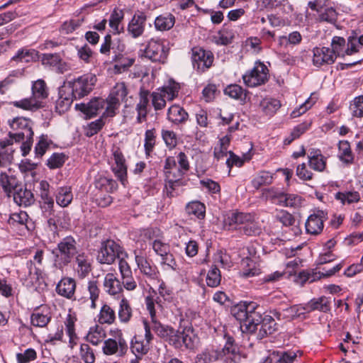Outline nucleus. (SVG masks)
I'll return each mask as SVG.
<instances>
[{
	"label": "nucleus",
	"mask_w": 363,
	"mask_h": 363,
	"mask_svg": "<svg viewBox=\"0 0 363 363\" xmlns=\"http://www.w3.org/2000/svg\"><path fill=\"white\" fill-rule=\"evenodd\" d=\"M262 309L256 302L243 301L232 309L233 316L240 322L242 333H253L262 321Z\"/></svg>",
	"instance_id": "nucleus-1"
},
{
	"label": "nucleus",
	"mask_w": 363,
	"mask_h": 363,
	"mask_svg": "<svg viewBox=\"0 0 363 363\" xmlns=\"http://www.w3.org/2000/svg\"><path fill=\"white\" fill-rule=\"evenodd\" d=\"M8 125L16 133L9 132L10 140L21 142V150L23 156H26L30 151L33 143V121L25 117H14L9 119Z\"/></svg>",
	"instance_id": "nucleus-2"
},
{
	"label": "nucleus",
	"mask_w": 363,
	"mask_h": 363,
	"mask_svg": "<svg viewBox=\"0 0 363 363\" xmlns=\"http://www.w3.org/2000/svg\"><path fill=\"white\" fill-rule=\"evenodd\" d=\"M225 358V360H230L238 363L240 360V355L238 353V348L234 344V339L231 337L227 338L225 345L220 350H206L198 354L195 359V363H210L220 359Z\"/></svg>",
	"instance_id": "nucleus-3"
},
{
	"label": "nucleus",
	"mask_w": 363,
	"mask_h": 363,
	"mask_svg": "<svg viewBox=\"0 0 363 363\" xmlns=\"http://www.w3.org/2000/svg\"><path fill=\"white\" fill-rule=\"evenodd\" d=\"M223 222L225 228L238 230L247 236L259 235L261 231L250 213H231L225 218Z\"/></svg>",
	"instance_id": "nucleus-4"
},
{
	"label": "nucleus",
	"mask_w": 363,
	"mask_h": 363,
	"mask_svg": "<svg viewBox=\"0 0 363 363\" xmlns=\"http://www.w3.org/2000/svg\"><path fill=\"white\" fill-rule=\"evenodd\" d=\"M52 253L55 257V266L58 269L64 268L77 255L76 240L72 236L65 237L52 250Z\"/></svg>",
	"instance_id": "nucleus-5"
},
{
	"label": "nucleus",
	"mask_w": 363,
	"mask_h": 363,
	"mask_svg": "<svg viewBox=\"0 0 363 363\" xmlns=\"http://www.w3.org/2000/svg\"><path fill=\"white\" fill-rule=\"evenodd\" d=\"M177 161L174 157H167L164 161V173L166 177L165 189L167 195L169 197H174L178 193L176 192L177 187L185 185L183 180L176 177L177 175Z\"/></svg>",
	"instance_id": "nucleus-6"
},
{
	"label": "nucleus",
	"mask_w": 363,
	"mask_h": 363,
	"mask_svg": "<svg viewBox=\"0 0 363 363\" xmlns=\"http://www.w3.org/2000/svg\"><path fill=\"white\" fill-rule=\"evenodd\" d=\"M97 81L95 74H84L72 82H69V86L72 89V96L75 99H79L88 95L94 89Z\"/></svg>",
	"instance_id": "nucleus-7"
},
{
	"label": "nucleus",
	"mask_w": 363,
	"mask_h": 363,
	"mask_svg": "<svg viewBox=\"0 0 363 363\" xmlns=\"http://www.w3.org/2000/svg\"><path fill=\"white\" fill-rule=\"evenodd\" d=\"M244 84L248 87H256L264 84L269 79V69L259 60L256 61L254 67L242 75Z\"/></svg>",
	"instance_id": "nucleus-8"
},
{
	"label": "nucleus",
	"mask_w": 363,
	"mask_h": 363,
	"mask_svg": "<svg viewBox=\"0 0 363 363\" xmlns=\"http://www.w3.org/2000/svg\"><path fill=\"white\" fill-rule=\"evenodd\" d=\"M122 254V247L113 240L107 239L101 242L96 259L100 264H111Z\"/></svg>",
	"instance_id": "nucleus-9"
},
{
	"label": "nucleus",
	"mask_w": 363,
	"mask_h": 363,
	"mask_svg": "<svg viewBox=\"0 0 363 363\" xmlns=\"http://www.w3.org/2000/svg\"><path fill=\"white\" fill-rule=\"evenodd\" d=\"M198 337L192 326H186L182 331L177 330L175 336L172 339V345L176 349L193 350L196 347Z\"/></svg>",
	"instance_id": "nucleus-10"
},
{
	"label": "nucleus",
	"mask_w": 363,
	"mask_h": 363,
	"mask_svg": "<svg viewBox=\"0 0 363 363\" xmlns=\"http://www.w3.org/2000/svg\"><path fill=\"white\" fill-rule=\"evenodd\" d=\"M214 60V55L210 50H206L200 47L191 49V62L193 67L198 72L203 73L211 66Z\"/></svg>",
	"instance_id": "nucleus-11"
},
{
	"label": "nucleus",
	"mask_w": 363,
	"mask_h": 363,
	"mask_svg": "<svg viewBox=\"0 0 363 363\" xmlns=\"http://www.w3.org/2000/svg\"><path fill=\"white\" fill-rule=\"evenodd\" d=\"M169 54L164 43L160 40L151 39L143 51V55L154 62L164 63Z\"/></svg>",
	"instance_id": "nucleus-12"
},
{
	"label": "nucleus",
	"mask_w": 363,
	"mask_h": 363,
	"mask_svg": "<svg viewBox=\"0 0 363 363\" xmlns=\"http://www.w3.org/2000/svg\"><path fill=\"white\" fill-rule=\"evenodd\" d=\"M328 219V213L317 210L310 215L305 223L306 231L308 234L318 235L324 227V221Z\"/></svg>",
	"instance_id": "nucleus-13"
},
{
	"label": "nucleus",
	"mask_w": 363,
	"mask_h": 363,
	"mask_svg": "<svg viewBox=\"0 0 363 363\" xmlns=\"http://www.w3.org/2000/svg\"><path fill=\"white\" fill-rule=\"evenodd\" d=\"M113 158L114 164L112 166V171L121 184L125 186L127 182V165L125 159L119 147L113 150Z\"/></svg>",
	"instance_id": "nucleus-14"
},
{
	"label": "nucleus",
	"mask_w": 363,
	"mask_h": 363,
	"mask_svg": "<svg viewBox=\"0 0 363 363\" xmlns=\"http://www.w3.org/2000/svg\"><path fill=\"white\" fill-rule=\"evenodd\" d=\"M313 53V65L317 67L332 65L336 60L335 55L327 47H315Z\"/></svg>",
	"instance_id": "nucleus-15"
},
{
	"label": "nucleus",
	"mask_w": 363,
	"mask_h": 363,
	"mask_svg": "<svg viewBox=\"0 0 363 363\" xmlns=\"http://www.w3.org/2000/svg\"><path fill=\"white\" fill-rule=\"evenodd\" d=\"M118 340L108 338L105 340L103 346V352L106 355H112L119 352V355L124 354L128 350V345L125 339L120 333L117 337Z\"/></svg>",
	"instance_id": "nucleus-16"
},
{
	"label": "nucleus",
	"mask_w": 363,
	"mask_h": 363,
	"mask_svg": "<svg viewBox=\"0 0 363 363\" xmlns=\"http://www.w3.org/2000/svg\"><path fill=\"white\" fill-rule=\"evenodd\" d=\"M146 20L147 16L144 12H136L128 25V33L134 38L141 36L145 30Z\"/></svg>",
	"instance_id": "nucleus-17"
},
{
	"label": "nucleus",
	"mask_w": 363,
	"mask_h": 363,
	"mask_svg": "<svg viewBox=\"0 0 363 363\" xmlns=\"http://www.w3.org/2000/svg\"><path fill=\"white\" fill-rule=\"evenodd\" d=\"M21 182L13 174L6 172L0 173V186L5 195L10 198L21 184Z\"/></svg>",
	"instance_id": "nucleus-18"
},
{
	"label": "nucleus",
	"mask_w": 363,
	"mask_h": 363,
	"mask_svg": "<svg viewBox=\"0 0 363 363\" xmlns=\"http://www.w3.org/2000/svg\"><path fill=\"white\" fill-rule=\"evenodd\" d=\"M75 272L80 279H84L91 272V260L85 252L78 253L75 257Z\"/></svg>",
	"instance_id": "nucleus-19"
},
{
	"label": "nucleus",
	"mask_w": 363,
	"mask_h": 363,
	"mask_svg": "<svg viewBox=\"0 0 363 363\" xmlns=\"http://www.w3.org/2000/svg\"><path fill=\"white\" fill-rule=\"evenodd\" d=\"M76 281L71 277H65L57 283L56 292L67 299H75Z\"/></svg>",
	"instance_id": "nucleus-20"
},
{
	"label": "nucleus",
	"mask_w": 363,
	"mask_h": 363,
	"mask_svg": "<svg viewBox=\"0 0 363 363\" xmlns=\"http://www.w3.org/2000/svg\"><path fill=\"white\" fill-rule=\"evenodd\" d=\"M11 196H13V201L20 206H30L35 201V196L31 190L28 189L22 184Z\"/></svg>",
	"instance_id": "nucleus-21"
},
{
	"label": "nucleus",
	"mask_w": 363,
	"mask_h": 363,
	"mask_svg": "<svg viewBox=\"0 0 363 363\" xmlns=\"http://www.w3.org/2000/svg\"><path fill=\"white\" fill-rule=\"evenodd\" d=\"M105 104L104 99L101 98H94L86 104H77L75 108L82 111L89 117H93L104 108Z\"/></svg>",
	"instance_id": "nucleus-22"
},
{
	"label": "nucleus",
	"mask_w": 363,
	"mask_h": 363,
	"mask_svg": "<svg viewBox=\"0 0 363 363\" xmlns=\"http://www.w3.org/2000/svg\"><path fill=\"white\" fill-rule=\"evenodd\" d=\"M135 259L138 268L144 275L151 279H158L160 272L155 265L151 264L150 262L142 255H135Z\"/></svg>",
	"instance_id": "nucleus-23"
},
{
	"label": "nucleus",
	"mask_w": 363,
	"mask_h": 363,
	"mask_svg": "<svg viewBox=\"0 0 363 363\" xmlns=\"http://www.w3.org/2000/svg\"><path fill=\"white\" fill-rule=\"evenodd\" d=\"M149 91L145 89H140L139 93V101L136 105V111L138 112L137 122L138 123H141L146 121L148 113L147 106L149 104Z\"/></svg>",
	"instance_id": "nucleus-24"
},
{
	"label": "nucleus",
	"mask_w": 363,
	"mask_h": 363,
	"mask_svg": "<svg viewBox=\"0 0 363 363\" xmlns=\"http://www.w3.org/2000/svg\"><path fill=\"white\" fill-rule=\"evenodd\" d=\"M308 164L311 169L317 172H323L326 167V157H325L320 150L311 149L308 154Z\"/></svg>",
	"instance_id": "nucleus-25"
},
{
	"label": "nucleus",
	"mask_w": 363,
	"mask_h": 363,
	"mask_svg": "<svg viewBox=\"0 0 363 363\" xmlns=\"http://www.w3.org/2000/svg\"><path fill=\"white\" fill-rule=\"evenodd\" d=\"M189 118L188 113L179 105H172L167 111V119L175 125L183 124Z\"/></svg>",
	"instance_id": "nucleus-26"
},
{
	"label": "nucleus",
	"mask_w": 363,
	"mask_h": 363,
	"mask_svg": "<svg viewBox=\"0 0 363 363\" xmlns=\"http://www.w3.org/2000/svg\"><path fill=\"white\" fill-rule=\"evenodd\" d=\"M12 144L11 140H0V168L11 163L13 153Z\"/></svg>",
	"instance_id": "nucleus-27"
},
{
	"label": "nucleus",
	"mask_w": 363,
	"mask_h": 363,
	"mask_svg": "<svg viewBox=\"0 0 363 363\" xmlns=\"http://www.w3.org/2000/svg\"><path fill=\"white\" fill-rule=\"evenodd\" d=\"M305 309L307 313L314 311H319L326 313L330 310V301L325 296H321L318 298H313L306 304Z\"/></svg>",
	"instance_id": "nucleus-28"
},
{
	"label": "nucleus",
	"mask_w": 363,
	"mask_h": 363,
	"mask_svg": "<svg viewBox=\"0 0 363 363\" xmlns=\"http://www.w3.org/2000/svg\"><path fill=\"white\" fill-rule=\"evenodd\" d=\"M59 95L60 96L55 104V110L57 113L62 114L70 108L74 97L72 96V93L66 94L64 87L60 89Z\"/></svg>",
	"instance_id": "nucleus-29"
},
{
	"label": "nucleus",
	"mask_w": 363,
	"mask_h": 363,
	"mask_svg": "<svg viewBox=\"0 0 363 363\" xmlns=\"http://www.w3.org/2000/svg\"><path fill=\"white\" fill-rule=\"evenodd\" d=\"M152 329L160 337L168 340L172 345V339L174 337L177 330L170 326L162 325L156 320L152 321Z\"/></svg>",
	"instance_id": "nucleus-30"
},
{
	"label": "nucleus",
	"mask_w": 363,
	"mask_h": 363,
	"mask_svg": "<svg viewBox=\"0 0 363 363\" xmlns=\"http://www.w3.org/2000/svg\"><path fill=\"white\" fill-rule=\"evenodd\" d=\"M185 211L189 216L203 220L206 216V206L199 201H192L186 205Z\"/></svg>",
	"instance_id": "nucleus-31"
},
{
	"label": "nucleus",
	"mask_w": 363,
	"mask_h": 363,
	"mask_svg": "<svg viewBox=\"0 0 363 363\" xmlns=\"http://www.w3.org/2000/svg\"><path fill=\"white\" fill-rule=\"evenodd\" d=\"M127 94L128 90L125 83L119 82L113 87L107 100L113 104H120L125 99Z\"/></svg>",
	"instance_id": "nucleus-32"
},
{
	"label": "nucleus",
	"mask_w": 363,
	"mask_h": 363,
	"mask_svg": "<svg viewBox=\"0 0 363 363\" xmlns=\"http://www.w3.org/2000/svg\"><path fill=\"white\" fill-rule=\"evenodd\" d=\"M259 325H261V327L257 335L259 339H262L277 330V323L271 315L262 316V321H260Z\"/></svg>",
	"instance_id": "nucleus-33"
},
{
	"label": "nucleus",
	"mask_w": 363,
	"mask_h": 363,
	"mask_svg": "<svg viewBox=\"0 0 363 363\" xmlns=\"http://www.w3.org/2000/svg\"><path fill=\"white\" fill-rule=\"evenodd\" d=\"M105 291L110 295H116L123 290L120 281L112 273H108L104 281Z\"/></svg>",
	"instance_id": "nucleus-34"
},
{
	"label": "nucleus",
	"mask_w": 363,
	"mask_h": 363,
	"mask_svg": "<svg viewBox=\"0 0 363 363\" xmlns=\"http://www.w3.org/2000/svg\"><path fill=\"white\" fill-rule=\"evenodd\" d=\"M40 207L43 216L48 218V223L55 224V220L51 217L55 215L54 199L51 196H45L40 198Z\"/></svg>",
	"instance_id": "nucleus-35"
},
{
	"label": "nucleus",
	"mask_w": 363,
	"mask_h": 363,
	"mask_svg": "<svg viewBox=\"0 0 363 363\" xmlns=\"http://www.w3.org/2000/svg\"><path fill=\"white\" fill-rule=\"evenodd\" d=\"M55 199L60 206L63 208L68 206L73 199L71 187L65 186L57 188L55 193Z\"/></svg>",
	"instance_id": "nucleus-36"
},
{
	"label": "nucleus",
	"mask_w": 363,
	"mask_h": 363,
	"mask_svg": "<svg viewBox=\"0 0 363 363\" xmlns=\"http://www.w3.org/2000/svg\"><path fill=\"white\" fill-rule=\"evenodd\" d=\"M223 92L229 97L235 100H239L242 103H245L248 93L246 89H244L241 86L236 84L228 85L225 88Z\"/></svg>",
	"instance_id": "nucleus-37"
},
{
	"label": "nucleus",
	"mask_w": 363,
	"mask_h": 363,
	"mask_svg": "<svg viewBox=\"0 0 363 363\" xmlns=\"http://www.w3.org/2000/svg\"><path fill=\"white\" fill-rule=\"evenodd\" d=\"M154 23L157 30H169L175 23V17L171 13L161 14L156 17Z\"/></svg>",
	"instance_id": "nucleus-38"
},
{
	"label": "nucleus",
	"mask_w": 363,
	"mask_h": 363,
	"mask_svg": "<svg viewBox=\"0 0 363 363\" xmlns=\"http://www.w3.org/2000/svg\"><path fill=\"white\" fill-rule=\"evenodd\" d=\"M180 89L179 83L169 80L167 85L157 89V90L167 101H172L178 96Z\"/></svg>",
	"instance_id": "nucleus-39"
},
{
	"label": "nucleus",
	"mask_w": 363,
	"mask_h": 363,
	"mask_svg": "<svg viewBox=\"0 0 363 363\" xmlns=\"http://www.w3.org/2000/svg\"><path fill=\"white\" fill-rule=\"evenodd\" d=\"M338 13L336 9L333 7L323 8L318 14L317 20L320 23H327L335 25L337 21Z\"/></svg>",
	"instance_id": "nucleus-40"
},
{
	"label": "nucleus",
	"mask_w": 363,
	"mask_h": 363,
	"mask_svg": "<svg viewBox=\"0 0 363 363\" xmlns=\"http://www.w3.org/2000/svg\"><path fill=\"white\" fill-rule=\"evenodd\" d=\"M274 180V174L268 171H260L252 180V186L258 190L262 186L270 185Z\"/></svg>",
	"instance_id": "nucleus-41"
},
{
	"label": "nucleus",
	"mask_w": 363,
	"mask_h": 363,
	"mask_svg": "<svg viewBox=\"0 0 363 363\" xmlns=\"http://www.w3.org/2000/svg\"><path fill=\"white\" fill-rule=\"evenodd\" d=\"M112 61L116 63L114 65L116 72L121 73L133 65L135 59L125 57L123 54H116L113 55Z\"/></svg>",
	"instance_id": "nucleus-42"
},
{
	"label": "nucleus",
	"mask_w": 363,
	"mask_h": 363,
	"mask_svg": "<svg viewBox=\"0 0 363 363\" xmlns=\"http://www.w3.org/2000/svg\"><path fill=\"white\" fill-rule=\"evenodd\" d=\"M48 96V88L43 79L35 81L32 86V97L40 104L41 100Z\"/></svg>",
	"instance_id": "nucleus-43"
},
{
	"label": "nucleus",
	"mask_w": 363,
	"mask_h": 363,
	"mask_svg": "<svg viewBox=\"0 0 363 363\" xmlns=\"http://www.w3.org/2000/svg\"><path fill=\"white\" fill-rule=\"evenodd\" d=\"M105 330L100 325H96L89 328L86 340L94 345H98L106 337Z\"/></svg>",
	"instance_id": "nucleus-44"
},
{
	"label": "nucleus",
	"mask_w": 363,
	"mask_h": 363,
	"mask_svg": "<svg viewBox=\"0 0 363 363\" xmlns=\"http://www.w3.org/2000/svg\"><path fill=\"white\" fill-rule=\"evenodd\" d=\"M339 158L345 164H351L354 157L351 151L350 145L347 140H341L338 144Z\"/></svg>",
	"instance_id": "nucleus-45"
},
{
	"label": "nucleus",
	"mask_w": 363,
	"mask_h": 363,
	"mask_svg": "<svg viewBox=\"0 0 363 363\" xmlns=\"http://www.w3.org/2000/svg\"><path fill=\"white\" fill-rule=\"evenodd\" d=\"M132 308L128 301L123 298L119 303V308L118 311V318L121 322L127 323L132 317Z\"/></svg>",
	"instance_id": "nucleus-46"
},
{
	"label": "nucleus",
	"mask_w": 363,
	"mask_h": 363,
	"mask_svg": "<svg viewBox=\"0 0 363 363\" xmlns=\"http://www.w3.org/2000/svg\"><path fill=\"white\" fill-rule=\"evenodd\" d=\"M116 320L115 311L108 305L104 304L99 312V322L101 324L111 325Z\"/></svg>",
	"instance_id": "nucleus-47"
},
{
	"label": "nucleus",
	"mask_w": 363,
	"mask_h": 363,
	"mask_svg": "<svg viewBox=\"0 0 363 363\" xmlns=\"http://www.w3.org/2000/svg\"><path fill=\"white\" fill-rule=\"evenodd\" d=\"M306 313L305 305H294L283 310L284 318H286L288 320L300 318L301 315H304Z\"/></svg>",
	"instance_id": "nucleus-48"
},
{
	"label": "nucleus",
	"mask_w": 363,
	"mask_h": 363,
	"mask_svg": "<svg viewBox=\"0 0 363 363\" xmlns=\"http://www.w3.org/2000/svg\"><path fill=\"white\" fill-rule=\"evenodd\" d=\"M176 161L179 164V167L177 169L176 177L182 180L184 175L189 170L190 168L188 157L184 152H180L177 156Z\"/></svg>",
	"instance_id": "nucleus-49"
},
{
	"label": "nucleus",
	"mask_w": 363,
	"mask_h": 363,
	"mask_svg": "<svg viewBox=\"0 0 363 363\" xmlns=\"http://www.w3.org/2000/svg\"><path fill=\"white\" fill-rule=\"evenodd\" d=\"M51 316L50 315V313L46 311L45 313L43 312H35L31 315L30 321L33 326L35 327H45L48 325V323L50 321Z\"/></svg>",
	"instance_id": "nucleus-50"
},
{
	"label": "nucleus",
	"mask_w": 363,
	"mask_h": 363,
	"mask_svg": "<svg viewBox=\"0 0 363 363\" xmlns=\"http://www.w3.org/2000/svg\"><path fill=\"white\" fill-rule=\"evenodd\" d=\"M284 193L280 189L275 186L262 189V196L265 199L277 202L279 205L280 204V200L284 196Z\"/></svg>",
	"instance_id": "nucleus-51"
},
{
	"label": "nucleus",
	"mask_w": 363,
	"mask_h": 363,
	"mask_svg": "<svg viewBox=\"0 0 363 363\" xmlns=\"http://www.w3.org/2000/svg\"><path fill=\"white\" fill-rule=\"evenodd\" d=\"M260 106L267 115H273L281 107V103L275 99H264L261 101Z\"/></svg>",
	"instance_id": "nucleus-52"
},
{
	"label": "nucleus",
	"mask_w": 363,
	"mask_h": 363,
	"mask_svg": "<svg viewBox=\"0 0 363 363\" xmlns=\"http://www.w3.org/2000/svg\"><path fill=\"white\" fill-rule=\"evenodd\" d=\"M335 197L342 204L357 203L360 199V195L357 191L337 192Z\"/></svg>",
	"instance_id": "nucleus-53"
},
{
	"label": "nucleus",
	"mask_w": 363,
	"mask_h": 363,
	"mask_svg": "<svg viewBox=\"0 0 363 363\" xmlns=\"http://www.w3.org/2000/svg\"><path fill=\"white\" fill-rule=\"evenodd\" d=\"M302 203V198L294 194H286L284 193V196L281 200H280L281 206L285 207H293L298 208L301 206Z\"/></svg>",
	"instance_id": "nucleus-54"
},
{
	"label": "nucleus",
	"mask_w": 363,
	"mask_h": 363,
	"mask_svg": "<svg viewBox=\"0 0 363 363\" xmlns=\"http://www.w3.org/2000/svg\"><path fill=\"white\" fill-rule=\"evenodd\" d=\"M221 281L220 272L217 265H213L206 277V284L210 287H217Z\"/></svg>",
	"instance_id": "nucleus-55"
},
{
	"label": "nucleus",
	"mask_w": 363,
	"mask_h": 363,
	"mask_svg": "<svg viewBox=\"0 0 363 363\" xmlns=\"http://www.w3.org/2000/svg\"><path fill=\"white\" fill-rule=\"evenodd\" d=\"M255 263L252 259L246 257L242 260L243 266L242 276L245 277H251L259 274V269L255 267Z\"/></svg>",
	"instance_id": "nucleus-56"
},
{
	"label": "nucleus",
	"mask_w": 363,
	"mask_h": 363,
	"mask_svg": "<svg viewBox=\"0 0 363 363\" xmlns=\"http://www.w3.org/2000/svg\"><path fill=\"white\" fill-rule=\"evenodd\" d=\"M318 96L315 93H312L310 97L300 106L298 109L294 110L291 116L292 118H296L303 114L308 109H309L317 101Z\"/></svg>",
	"instance_id": "nucleus-57"
},
{
	"label": "nucleus",
	"mask_w": 363,
	"mask_h": 363,
	"mask_svg": "<svg viewBox=\"0 0 363 363\" xmlns=\"http://www.w3.org/2000/svg\"><path fill=\"white\" fill-rule=\"evenodd\" d=\"M345 44L346 42L344 38L334 36L331 41L330 51L335 55L336 57L340 55L344 56L345 55L344 51Z\"/></svg>",
	"instance_id": "nucleus-58"
},
{
	"label": "nucleus",
	"mask_w": 363,
	"mask_h": 363,
	"mask_svg": "<svg viewBox=\"0 0 363 363\" xmlns=\"http://www.w3.org/2000/svg\"><path fill=\"white\" fill-rule=\"evenodd\" d=\"M37 52L34 50H19L12 57V60L21 62H29L34 60Z\"/></svg>",
	"instance_id": "nucleus-59"
},
{
	"label": "nucleus",
	"mask_w": 363,
	"mask_h": 363,
	"mask_svg": "<svg viewBox=\"0 0 363 363\" xmlns=\"http://www.w3.org/2000/svg\"><path fill=\"white\" fill-rule=\"evenodd\" d=\"M274 219L286 227L294 225L296 221L294 217L285 210L277 211Z\"/></svg>",
	"instance_id": "nucleus-60"
},
{
	"label": "nucleus",
	"mask_w": 363,
	"mask_h": 363,
	"mask_svg": "<svg viewBox=\"0 0 363 363\" xmlns=\"http://www.w3.org/2000/svg\"><path fill=\"white\" fill-rule=\"evenodd\" d=\"M124 17L123 10L115 9L111 13L108 22L113 30L119 33V26Z\"/></svg>",
	"instance_id": "nucleus-61"
},
{
	"label": "nucleus",
	"mask_w": 363,
	"mask_h": 363,
	"mask_svg": "<svg viewBox=\"0 0 363 363\" xmlns=\"http://www.w3.org/2000/svg\"><path fill=\"white\" fill-rule=\"evenodd\" d=\"M37 352L33 348H28L23 352L16 354L18 363H29L37 359Z\"/></svg>",
	"instance_id": "nucleus-62"
},
{
	"label": "nucleus",
	"mask_w": 363,
	"mask_h": 363,
	"mask_svg": "<svg viewBox=\"0 0 363 363\" xmlns=\"http://www.w3.org/2000/svg\"><path fill=\"white\" fill-rule=\"evenodd\" d=\"M79 354L85 363H94L95 354L94 350L88 344L84 343L80 345Z\"/></svg>",
	"instance_id": "nucleus-63"
},
{
	"label": "nucleus",
	"mask_w": 363,
	"mask_h": 363,
	"mask_svg": "<svg viewBox=\"0 0 363 363\" xmlns=\"http://www.w3.org/2000/svg\"><path fill=\"white\" fill-rule=\"evenodd\" d=\"M352 115L354 117H363V95L355 97L350 104Z\"/></svg>",
	"instance_id": "nucleus-64"
}]
</instances>
